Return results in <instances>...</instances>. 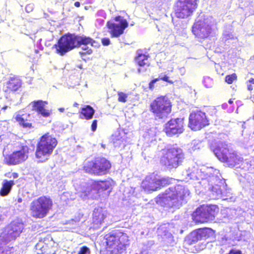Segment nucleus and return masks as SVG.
<instances>
[{"mask_svg":"<svg viewBox=\"0 0 254 254\" xmlns=\"http://www.w3.org/2000/svg\"><path fill=\"white\" fill-rule=\"evenodd\" d=\"M97 42L90 37L80 36L75 34L66 33L62 35L54 45L56 53L64 56L68 52L81 45H90L94 46Z\"/></svg>","mask_w":254,"mask_h":254,"instance_id":"1","label":"nucleus"},{"mask_svg":"<svg viewBox=\"0 0 254 254\" xmlns=\"http://www.w3.org/2000/svg\"><path fill=\"white\" fill-rule=\"evenodd\" d=\"M105 251L109 254H121L129 245L128 235L120 229L114 230L104 236Z\"/></svg>","mask_w":254,"mask_h":254,"instance_id":"2","label":"nucleus"},{"mask_svg":"<svg viewBox=\"0 0 254 254\" xmlns=\"http://www.w3.org/2000/svg\"><path fill=\"white\" fill-rule=\"evenodd\" d=\"M211 147L217 158L229 167H236L244 162L243 158L236 151L230 149L225 142L219 143L217 145H212Z\"/></svg>","mask_w":254,"mask_h":254,"instance_id":"3","label":"nucleus"},{"mask_svg":"<svg viewBox=\"0 0 254 254\" xmlns=\"http://www.w3.org/2000/svg\"><path fill=\"white\" fill-rule=\"evenodd\" d=\"M58 145L57 139L49 133L41 136L37 143L35 157L38 163L47 162Z\"/></svg>","mask_w":254,"mask_h":254,"instance_id":"4","label":"nucleus"},{"mask_svg":"<svg viewBox=\"0 0 254 254\" xmlns=\"http://www.w3.org/2000/svg\"><path fill=\"white\" fill-rule=\"evenodd\" d=\"M161 152L160 163L162 166L169 169L177 168L182 164L185 158L183 150L174 145L162 149Z\"/></svg>","mask_w":254,"mask_h":254,"instance_id":"5","label":"nucleus"},{"mask_svg":"<svg viewBox=\"0 0 254 254\" xmlns=\"http://www.w3.org/2000/svg\"><path fill=\"white\" fill-rule=\"evenodd\" d=\"M53 205V201L50 196H41L33 200L30 204L31 216L34 219H43L52 210Z\"/></svg>","mask_w":254,"mask_h":254,"instance_id":"6","label":"nucleus"},{"mask_svg":"<svg viewBox=\"0 0 254 254\" xmlns=\"http://www.w3.org/2000/svg\"><path fill=\"white\" fill-rule=\"evenodd\" d=\"M113 186L112 180H105L103 181H94L92 183V188H86L81 191L80 196L83 198L90 197L92 199L98 200L103 196L104 192L108 191V194L111 191Z\"/></svg>","mask_w":254,"mask_h":254,"instance_id":"7","label":"nucleus"},{"mask_svg":"<svg viewBox=\"0 0 254 254\" xmlns=\"http://www.w3.org/2000/svg\"><path fill=\"white\" fill-rule=\"evenodd\" d=\"M111 168L109 160L104 157H95L85 162L83 170L85 172L95 176H103L107 174Z\"/></svg>","mask_w":254,"mask_h":254,"instance_id":"8","label":"nucleus"},{"mask_svg":"<svg viewBox=\"0 0 254 254\" xmlns=\"http://www.w3.org/2000/svg\"><path fill=\"white\" fill-rule=\"evenodd\" d=\"M23 229V225L21 223L14 222L10 224L7 232L4 236H0V254H12L14 247L4 246L6 243L15 240L19 237Z\"/></svg>","mask_w":254,"mask_h":254,"instance_id":"9","label":"nucleus"},{"mask_svg":"<svg viewBox=\"0 0 254 254\" xmlns=\"http://www.w3.org/2000/svg\"><path fill=\"white\" fill-rule=\"evenodd\" d=\"M187 193L183 186L178 185L166 190L165 195L160 197V201L163 205L169 208L178 206L182 204V201L185 199Z\"/></svg>","mask_w":254,"mask_h":254,"instance_id":"10","label":"nucleus"},{"mask_svg":"<svg viewBox=\"0 0 254 254\" xmlns=\"http://www.w3.org/2000/svg\"><path fill=\"white\" fill-rule=\"evenodd\" d=\"M217 209V207L214 205H200L193 212L192 219L198 223L208 222L214 219Z\"/></svg>","mask_w":254,"mask_h":254,"instance_id":"11","label":"nucleus"},{"mask_svg":"<svg viewBox=\"0 0 254 254\" xmlns=\"http://www.w3.org/2000/svg\"><path fill=\"white\" fill-rule=\"evenodd\" d=\"M198 0H177L174 5L176 16L186 18L191 15L197 6Z\"/></svg>","mask_w":254,"mask_h":254,"instance_id":"12","label":"nucleus"},{"mask_svg":"<svg viewBox=\"0 0 254 254\" xmlns=\"http://www.w3.org/2000/svg\"><path fill=\"white\" fill-rule=\"evenodd\" d=\"M205 113L200 110L192 112L189 116L188 127L193 131H198L209 125Z\"/></svg>","mask_w":254,"mask_h":254,"instance_id":"13","label":"nucleus"},{"mask_svg":"<svg viewBox=\"0 0 254 254\" xmlns=\"http://www.w3.org/2000/svg\"><path fill=\"white\" fill-rule=\"evenodd\" d=\"M114 20L119 23L108 21L107 22V27L111 38H118L124 33L125 30L128 26L127 19L121 15L114 18Z\"/></svg>","mask_w":254,"mask_h":254,"instance_id":"14","label":"nucleus"},{"mask_svg":"<svg viewBox=\"0 0 254 254\" xmlns=\"http://www.w3.org/2000/svg\"><path fill=\"white\" fill-rule=\"evenodd\" d=\"M185 126L184 118L171 119L164 125L163 130L167 136L172 137L182 133Z\"/></svg>","mask_w":254,"mask_h":254,"instance_id":"15","label":"nucleus"},{"mask_svg":"<svg viewBox=\"0 0 254 254\" xmlns=\"http://www.w3.org/2000/svg\"><path fill=\"white\" fill-rule=\"evenodd\" d=\"M29 148L26 145L22 146L19 150L13 151L4 157L5 163L8 165H16L25 161L28 158Z\"/></svg>","mask_w":254,"mask_h":254,"instance_id":"16","label":"nucleus"},{"mask_svg":"<svg viewBox=\"0 0 254 254\" xmlns=\"http://www.w3.org/2000/svg\"><path fill=\"white\" fill-rule=\"evenodd\" d=\"M212 31L211 26L202 20L195 22L192 27V32L199 39H204L208 38Z\"/></svg>","mask_w":254,"mask_h":254,"instance_id":"17","label":"nucleus"},{"mask_svg":"<svg viewBox=\"0 0 254 254\" xmlns=\"http://www.w3.org/2000/svg\"><path fill=\"white\" fill-rule=\"evenodd\" d=\"M37 254H56L57 248L52 240L40 241L36 245Z\"/></svg>","mask_w":254,"mask_h":254,"instance_id":"18","label":"nucleus"},{"mask_svg":"<svg viewBox=\"0 0 254 254\" xmlns=\"http://www.w3.org/2000/svg\"><path fill=\"white\" fill-rule=\"evenodd\" d=\"M22 84V80L19 76L14 75L10 77L4 85V91L8 93L15 92L21 88Z\"/></svg>","mask_w":254,"mask_h":254,"instance_id":"19","label":"nucleus"},{"mask_svg":"<svg viewBox=\"0 0 254 254\" xmlns=\"http://www.w3.org/2000/svg\"><path fill=\"white\" fill-rule=\"evenodd\" d=\"M15 120L19 126L23 128L30 129L34 127L33 125L34 120L30 114H17L15 117Z\"/></svg>","mask_w":254,"mask_h":254,"instance_id":"20","label":"nucleus"},{"mask_svg":"<svg viewBox=\"0 0 254 254\" xmlns=\"http://www.w3.org/2000/svg\"><path fill=\"white\" fill-rule=\"evenodd\" d=\"M47 104V101H43L41 100L34 101L32 102L33 109L43 117L45 118L49 117L51 115V111L45 108V105Z\"/></svg>","mask_w":254,"mask_h":254,"instance_id":"21","label":"nucleus"},{"mask_svg":"<svg viewBox=\"0 0 254 254\" xmlns=\"http://www.w3.org/2000/svg\"><path fill=\"white\" fill-rule=\"evenodd\" d=\"M95 110L90 105H85L79 112V118L81 119L89 120L92 119Z\"/></svg>","mask_w":254,"mask_h":254,"instance_id":"22","label":"nucleus"},{"mask_svg":"<svg viewBox=\"0 0 254 254\" xmlns=\"http://www.w3.org/2000/svg\"><path fill=\"white\" fill-rule=\"evenodd\" d=\"M106 217L105 213L102 209H96L93 213V223L95 225H100L104 222Z\"/></svg>","mask_w":254,"mask_h":254,"instance_id":"23","label":"nucleus"},{"mask_svg":"<svg viewBox=\"0 0 254 254\" xmlns=\"http://www.w3.org/2000/svg\"><path fill=\"white\" fill-rule=\"evenodd\" d=\"M148 55L142 53H137L136 57L134 58V62L135 64L140 67H143L145 66H149L150 63L148 61Z\"/></svg>","mask_w":254,"mask_h":254,"instance_id":"24","label":"nucleus"},{"mask_svg":"<svg viewBox=\"0 0 254 254\" xmlns=\"http://www.w3.org/2000/svg\"><path fill=\"white\" fill-rule=\"evenodd\" d=\"M195 230L200 241L207 239L211 236L213 233V230L208 227L198 228Z\"/></svg>","mask_w":254,"mask_h":254,"instance_id":"25","label":"nucleus"},{"mask_svg":"<svg viewBox=\"0 0 254 254\" xmlns=\"http://www.w3.org/2000/svg\"><path fill=\"white\" fill-rule=\"evenodd\" d=\"M14 185V182L12 180H4L0 190V195L2 196H5L8 195Z\"/></svg>","mask_w":254,"mask_h":254,"instance_id":"26","label":"nucleus"},{"mask_svg":"<svg viewBox=\"0 0 254 254\" xmlns=\"http://www.w3.org/2000/svg\"><path fill=\"white\" fill-rule=\"evenodd\" d=\"M200 241L196 230L191 232L185 238L184 242L186 245H191Z\"/></svg>","mask_w":254,"mask_h":254,"instance_id":"27","label":"nucleus"},{"mask_svg":"<svg viewBox=\"0 0 254 254\" xmlns=\"http://www.w3.org/2000/svg\"><path fill=\"white\" fill-rule=\"evenodd\" d=\"M166 107H161V118L160 119H166L168 118L172 111V104L166 103Z\"/></svg>","mask_w":254,"mask_h":254,"instance_id":"28","label":"nucleus"},{"mask_svg":"<svg viewBox=\"0 0 254 254\" xmlns=\"http://www.w3.org/2000/svg\"><path fill=\"white\" fill-rule=\"evenodd\" d=\"M237 80V75L235 73L227 75L225 77V81L229 84H232L234 81H236Z\"/></svg>","mask_w":254,"mask_h":254,"instance_id":"29","label":"nucleus"},{"mask_svg":"<svg viewBox=\"0 0 254 254\" xmlns=\"http://www.w3.org/2000/svg\"><path fill=\"white\" fill-rule=\"evenodd\" d=\"M150 110L154 114L159 113V101L157 98L155 99L150 104Z\"/></svg>","mask_w":254,"mask_h":254,"instance_id":"30","label":"nucleus"},{"mask_svg":"<svg viewBox=\"0 0 254 254\" xmlns=\"http://www.w3.org/2000/svg\"><path fill=\"white\" fill-rule=\"evenodd\" d=\"M172 104L170 100L166 96L160 97V118H161V107H166V104Z\"/></svg>","mask_w":254,"mask_h":254,"instance_id":"31","label":"nucleus"},{"mask_svg":"<svg viewBox=\"0 0 254 254\" xmlns=\"http://www.w3.org/2000/svg\"><path fill=\"white\" fill-rule=\"evenodd\" d=\"M118 101L119 102L126 103L127 101L128 95L124 92H118Z\"/></svg>","mask_w":254,"mask_h":254,"instance_id":"32","label":"nucleus"},{"mask_svg":"<svg viewBox=\"0 0 254 254\" xmlns=\"http://www.w3.org/2000/svg\"><path fill=\"white\" fill-rule=\"evenodd\" d=\"M212 190L215 192L216 194L222 197L223 195L222 190L220 189V187L217 185H216L212 187Z\"/></svg>","mask_w":254,"mask_h":254,"instance_id":"33","label":"nucleus"},{"mask_svg":"<svg viewBox=\"0 0 254 254\" xmlns=\"http://www.w3.org/2000/svg\"><path fill=\"white\" fill-rule=\"evenodd\" d=\"M82 51L79 52V54L82 56L85 55H90L92 53L93 51L88 47H83L82 48Z\"/></svg>","mask_w":254,"mask_h":254,"instance_id":"34","label":"nucleus"},{"mask_svg":"<svg viewBox=\"0 0 254 254\" xmlns=\"http://www.w3.org/2000/svg\"><path fill=\"white\" fill-rule=\"evenodd\" d=\"M87 253H90L89 249L86 246H83L81 248L77 254H86Z\"/></svg>","mask_w":254,"mask_h":254,"instance_id":"35","label":"nucleus"},{"mask_svg":"<svg viewBox=\"0 0 254 254\" xmlns=\"http://www.w3.org/2000/svg\"><path fill=\"white\" fill-rule=\"evenodd\" d=\"M101 43L103 46H107L110 44L111 41L109 38L105 37L101 39Z\"/></svg>","mask_w":254,"mask_h":254,"instance_id":"36","label":"nucleus"},{"mask_svg":"<svg viewBox=\"0 0 254 254\" xmlns=\"http://www.w3.org/2000/svg\"><path fill=\"white\" fill-rule=\"evenodd\" d=\"M97 122H98V121L97 120H94L92 122V124L91 126V129L93 132L95 131L97 129Z\"/></svg>","mask_w":254,"mask_h":254,"instance_id":"37","label":"nucleus"},{"mask_svg":"<svg viewBox=\"0 0 254 254\" xmlns=\"http://www.w3.org/2000/svg\"><path fill=\"white\" fill-rule=\"evenodd\" d=\"M159 80V78H156L152 80L149 83V88L151 90H153L154 87V84Z\"/></svg>","mask_w":254,"mask_h":254,"instance_id":"38","label":"nucleus"},{"mask_svg":"<svg viewBox=\"0 0 254 254\" xmlns=\"http://www.w3.org/2000/svg\"><path fill=\"white\" fill-rule=\"evenodd\" d=\"M226 254H243L241 251L235 249H231Z\"/></svg>","mask_w":254,"mask_h":254,"instance_id":"39","label":"nucleus"},{"mask_svg":"<svg viewBox=\"0 0 254 254\" xmlns=\"http://www.w3.org/2000/svg\"><path fill=\"white\" fill-rule=\"evenodd\" d=\"M161 79L166 81L169 83L173 84L174 82L172 80L169 79V77L167 75H164L163 77L161 78Z\"/></svg>","mask_w":254,"mask_h":254,"instance_id":"40","label":"nucleus"},{"mask_svg":"<svg viewBox=\"0 0 254 254\" xmlns=\"http://www.w3.org/2000/svg\"><path fill=\"white\" fill-rule=\"evenodd\" d=\"M166 184H168L167 180L165 179H160V187L164 186Z\"/></svg>","mask_w":254,"mask_h":254,"instance_id":"41","label":"nucleus"},{"mask_svg":"<svg viewBox=\"0 0 254 254\" xmlns=\"http://www.w3.org/2000/svg\"><path fill=\"white\" fill-rule=\"evenodd\" d=\"M11 176L13 179H16L18 177V174L17 173H13Z\"/></svg>","mask_w":254,"mask_h":254,"instance_id":"42","label":"nucleus"},{"mask_svg":"<svg viewBox=\"0 0 254 254\" xmlns=\"http://www.w3.org/2000/svg\"><path fill=\"white\" fill-rule=\"evenodd\" d=\"M247 89L249 91H252L253 90V86L252 84H248L247 85Z\"/></svg>","mask_w":254,"mask_h":254,"instance_id":"43","label":"nucleus"},{"mask_svg":"<svg viewBox=\"0 0 254 254\" xmlns=\"http://www.w3.org/2000/svg\"><path fill=\"white\" fill-rule=\"evenodd\" d=\"M74 6L79 7L80 6V3L79 1H76L74 2Z\"/></svg>","mask_w":254,"mask_h":254,"instance_id":"44","label":"nucleus"},{"mask_svg":"<svg viewBox=\"0 0 254 254\" xmlns=\"http://www.w3.org/2000/svg\"><path fill=\"white\" fill-rule=\"evenodd\" d=\"M249 82L251 84H254V78H251L249 80Z\"/></svg>","mask_w":254,"mask_h":254,"instance_id":"45","label":"nucleus"},{"mask_svg":"<svg viewBox=\"0 0 254 254\" xmlns=\"http://www.w3.org/2000/svg\"><path fill=\"white\" fill-rule=\"evenodd\" d=\"M7 108V106L6 105H4V106H1L0 105V111L2 110H5Z\"/></svg>","mask_w":254,"mask_h":254,"instance_id":"46","label":"nucleus"},{"mask_svg":"<svg viewBox=\"0 0 254 254\" xmlns=\"http://www.w3.org/2000/svg\"><path fill=\"white\" fill-rule=\"evenodd\" d=\"M156 188L157 187H156L155 189H153V188H151V187H147V189L149 190H156Z\"/></svg>","mask_w":254,"mask_h":254,"instance_id":"47","label":"nucleus"},{"mask_svg":"<svg viewBox=\"0 0 254 254\" xmlns=\"http://www.w3.org/2000/svg\"><path fill=\"white\" fill-rule=\"evenodd\" d=\"M17 201L18 202V203H21L22 201V199L21 198H18L17 200Z\"/></svg>","mask_w":254,"mask_h":254,"instance_id":"48","label":"nucleus"},{"mask_svg":"<svg viewBox=\"0 0 254 254\" xmlns=\"http://www.w3.org/2000/svg\"><path fill=\"white\" fill-rule=\"evenodd\" d=\"M233 100H232V99H230L229 100V101H228V103H229V104H232V103H233Z\"/></svg>","mask_w":254,"mask_h":254,"instance_id":"49","label":"nucleus"},{"mask_svg":"<svg viewBox=\"0 0 254 254\" xmlns=\"http://www.w3.org/2000/svg\"><path fill=\"white\" fill-rule=\"evenodd\" d=\"M59 110L60 112H63L64 111V108H60Z\"/></svg>","mask_w":254,"mask_h":254,"instance_id":"50","label":"nucleus"},{"mask_svg":"<svg viewBox=\"0 0 254 254\" xmlns=\"http://www.w3.org/2000/svg\"><path fill=\"white\" fill-rule=\"evenodd\" d=\"M140 70H141V69H140V68H138V72H140Z\"/></svg>","mask_w":254,"mask_h":254,"instance_id":"51","label":"nucleus"},{"mask_svg":"<svg viewBox=\"0 0 254 254\" xmlns=\"http://www.w3.org/2000/svg\"><path fill=\"white\" fill-rule=\"evenodd\" d=\"M74 106H77V103H75V104H74Z\"/></svg>","mask_w":254,"mask_h":254,"instance_id":"52","label":"nucleus"},{"mask_svg":"<svg viewBox=\"0 0 254 254\" xmlns=\"http://www.w3.org/2000/svg\"><path fill=\"white\" fill-rule=\"evenodd\" d=\"M79 68H82V67H81V65L79 66Z\"/></svg>","mask_w":254,"mask_h":254,"instance_id":"53","label":"nucleus"}]
</instances>
